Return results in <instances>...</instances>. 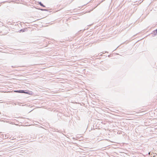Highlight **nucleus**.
<instances>
[{
  "label": "nucleus",
  "instance_id": "11",
  "mask_svg": "<svg viewBox=\"0 0 157 157\" xmlns=\"http://www.w3.org/2000/svg\"><path fill=\"white\" fill-rule=\"evenodd\" d=\"M104 68H103V69H101V70H102V71H104Z\"/></svg>",
  "mask_w": 157,
  "mask_h": 157
},
{
  "label": "nucleus",
  "instance_id": "10",
  "mask_svg": "<svg viewBox=\"0 0 157 157\" xmlns=\"http://www.w3.org/2000/svg\"><path fill=\"white\" fill-rule=\"evenodd\" d=\"M101 53H99V54H98V55H99V56H101L102 54H101Z\"/></svg>",
  "mask_w": 157,
  "mask_h": 157
},
{
  "label": "nucleus",
  "instance_id": "4",
  "mask_svg": "<svg viewBox=\"0 0 157 157\" xmlns=\"http://www.w3.org/2000/svg\"><path fill=\"white\" fill-rule=\"evenodd\" d=\"M39 4L41 6L43 7H45V6L41 2H38Z\"/></svg>",
  "mask_w": 157,
  "mask_h": 157
},
{
  "label": "nucleus",
  "instance_id": "3",
  "mask_svg": "<svg viewBox=\"0 0 157 157\" xmlns=\"http://www.w3.org/2000/svg\"><path fill=\"white\" fill-rule=\"evenodd\" d=\"M14 92H17V93H23V92H24V90H16L14 91Z\"/></svg>",
  "mask_w": 157,
  "mask_h": 157
},
{
  "label": "nucleus",
  "instance_id": "12",
  "mask_svg": "<svg viewBox=\"0 0 157 157\" xmlns=\"http://www.w3.org/2000/svg\"><path fill=\"white\" fill-rule=\"evenodd\" d=\"M19 104V105H21V104Z\"/></svg>",
  "mask_w": 157,
  "mask_h": 157
},
{
  "label": "nucleus",
  "instance_id": "1",
  "mask_svg": "<svg viewBox=\"0 0 157 157\" xmlns=\"http://www.w3.org/2000/svg\"><path fill=\"white\" fill-rule=\"evenodd\" d=\"M23 93H25L30 95H32L33 94V92L31 91H30L28 90H24V92Z\"/></svg>",
  "mask_w": 157,
  "mask_h": 157
},
{
  "label": "nucleus",
  "instance_id": "5",
  "mask_svg": "<svg viewBox=\"0 0 157 157\" xmlns=\"http://www.w3.org/2000/svg\"><path fill=\"white\" fill-rule=\"evenodd\" d=\"M25 29H21V30H20L19 31V32H25Z\"/></svg>",
  "mask_w": 157,
  "mask_h": 157
},
{
  "label": "nucleus",
  "instance_id": "8",
  "mask_svg": "<svg viewBox=\"0 0 157 157\" xmlns=\"http://www.w3.org/2000/svg\"><path fill=\"white\" fill-rule=\"evenodd\" d=\"M7 138H8L7 136H6V135H5V136L4 138L5 139Z\"/></svg>",
  "mask_w": 157,
  "mask_h": 157
},
{
  "label": "nucleus",
  "instance_id": "2",
  "mask_svg": "<svg viewBox=\"0 0 157 157\" xmlns=\"http://www.w3.org/2000/svg\"><path fill=\"white\" fill-rule=\"evenodd\" d=\"M150 35H151L152 36L154 37L157 35V32L155 31V30L152 32Z\"/></svg>",
  "mask_w": 157,
  "mask_h": 157
},
{
  "label": "nucleus",
  "instance_id": "13",
  "mask_svg": "<svg viewBox=\"0 0 157 157\" xmlns=\"http://www.w3.org/2000/svg\"><path fill=\"white\" fill-rule=\"evenodd\" d=\"M105 52H107V53H108V52H106V51H105Z\"/></svg>",
  "mask_w": 157,
  "mask_h": 157
},
{
  "label": "nucleus",
  "instance_id": "6",
  "mask_svg": "<svg viewBox=\"0 0 157 157\" xmlns=\"http://www.w3.org/2000/svg\"><path fill=\"white\" fill-rule=\"evenodd\" d=\"M40 10L42 11H48V10L47 9H41Z\"/></svg>",
  "mask_w": 157,
  "mask_h": 157
},
{
  "label": "nucleus",
  "instance_id": "7",
  "mask_svg": "<svg viewBox=\"0 0 157 157\" xmlns=\"http://www.w3.org/2000/svg\"><path fill=\"white\" fill-rule=\"evenodd\" d=\"M111 56H111V54H110V55H108V56L109 57H111Z\"/></svg>",
  "mask_w": 157,
  "mask_h": 157
},
{
  "label": "nucleus",
  "instance_id": "9",
  "mask_svg": "<svg viewBox=\"0 0 157 157\" xmlns=\"http://www.w3.org/2000/svg\"><path fill=\"white\" fill-rule=\"evenodd\" d=\"M1 136H2V138H4V135L3 134Z\"/></svg>",
  "mask_w": 157,
  "mask_h": 157
},
{
  "label": "nucleus",
  "instance_id": "14",
  "mask_svg": "<svg viewBox=\"0 0 157 157\" xmlns=\"http://www.w3.org/2000/svg\"><path fill=\"white\" fill-rule=\"evenodd\" d=\"M0 114H1V113L0 112Z\"/></svg>",
  "mask_w": 157,
  "mask_h": 157
}]
</instances>
